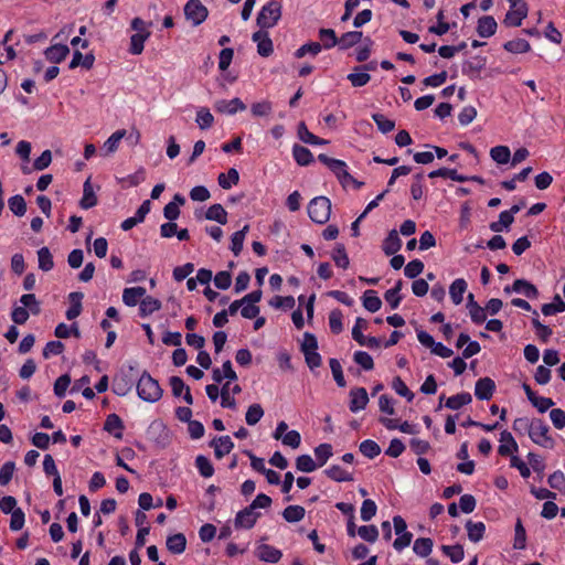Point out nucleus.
I'll return each instance as SVG.
<instances>
[{
	"label": "nucleus",
	"instance_id": "f257e3e1",
	"mask_svg": "<svg viewBox=\"0 0 565 565\" xmlns=\"http://www.w3.org/2000/svg\"><path fill=\"white\" fill-rule=\"evenodd\" d=\"M138 396L148 403H154L162 396V388L148 372H143L137 383Z\"/></svg>",
	"mask_w": 565,
	"mask_h": 565
},
{
	"label": "nucleus",
	"instance_id": "f03ea898",
	"mask_svg": "<svg viewBox=\"0 0 565 565\" xmlns=\"http://www.w3.org/2000/svg\"><path fill=\"white\" fill-rule=\"evenodd\" d=\"M527 435L530 439L540 447L546 449H553L555 447V440L550 435L548 425L540 418L531 420V429Z\"/></svg>",
	"mask_w": 565,
	"mask_h": 565
},
{
	"label": "nucleus",
	"instance_id": "7ed1b4c3",
	"mask_svg": "<svg viewBox=\"0 0 565 565\" xmlns=\"http://www.w3.org/2000/svg\"><path fill=\"white\" fill-rule=\"evenodd\" d=\"M281 17V4L277 0H270L263 6L256 22L260 29H269L277 24Z\"/></svg>",
	"mask_w": 565,
	"mask_h": 565
},
{
	"label": "nucleus",
	"instance_id": "20e7f679",
	"mask_svg": "<svg viewBox=\"0 0 565 565\" xmlns=\"http://www.w3.org/2000/svg\"><path fill=\"white\" fill-rule=\"evenodd\" d=\"M331 214V202L326 196L313 198L308 204L309 217L318 224L329 221Z\"/></svg>",
	"mask_w": 565,
	"mask_h": 565
},
{
	"label": "nucleus",
	"instance_id": "39448f33",
	"mask_svg": "<svg viewBox=\"0 0 565 565\" xmlns=\"http://www.w3.org/2000/svg\"><path fill=\"white\" fill-rule=\"evenodd\" d=\"M207 14L206 7L200 0H189L184 6V15L194 26L203 23Z\"/></svg>",
	"mask_w": 565,
	"mask_h": 565
},
{
	"label": "nucleus",
	"instance_id": "423d86ee",
	"mask_svg": "<svg viewBox=\"0 0 565 565\" xmlns=\"http://www.w3.org/2000/svg\"><path fill=\"white\" fill-rule=\"evenodd\" d=\"M259 516V512L253 511L252 508L246 507L236 514L234 520L235 527L249 530L255 525Z\"/></svg>",
	"mask_w": 565,
	"mask_h": 565
},
{
	"label": "nucleus",
	"instance_id": "0eeeda50",
	"mask_svg": "<svg viewBox=\"0 0 565 565\" xmlns=\"http://www.w3.org/2000/svg\"><path fill=\"white\" fill-rule=\"evenodd\" d=\"M214 109L221 114L235 115L237 111L245 110L246 105L237 97L231 100L218 99L214 103Z\"/></svg>",
	"mask_w": 565,
	"mask_h": 565
},
{
	"label": "nucleus",
	"instance_id": "6e6552de",
	"mask_svg": "<svg viewBox=\"0 0 565 565\" xmlns=\"http://www.w3.org/2000/svg\"><path fill=\"white\" fill-rule=\"evenodd\" d=\"M495 391V383L490 377H482L476 382L475 395L480 401H489Z\"/></svg>",
	"mask_w": 565,
	"mask_h": 565
},
{
	"label": "nucleus",
	"instance_id": "1a4fd4ad",
	"mask_svg": "<svg viewBox=\"0 0 565 565\" xmlns=\"http://www.w3.org/2000/svg\"><path fill=\"white\" fill-rule=\"evenodd\" d=\"M367 403L369 396L364 387H356L350 391V411L352 413L364 409Z\"/></svg>",
	"mask_w": 565,
	"mask_h": 565
},
{
	"label": "nucleus",
	"instance_id": "9d476101",
	"mask_svg": "<svg viewBox=\"0 0 565 565\" xmlns=\"http://www.w3.org/2000/svg\"><path fill=\"white\" fill-rule=\"evenodd\" d=\"M252 40L257 44V52L260 56L267 57L273 53V41L267 32L257 31L253 34Z\"/></svg>",
	"mask_w": 565,
	"mask_h": 565
},
{
	"label": "nucleus",
	"instance_id": "9b49d317",
	"mask_svg": "<svg viewBox=\"0 0 565 565\" xmlns=\"http://www.w3.org/2000/svg\"><path fill=\"white\" fill-rule=\"evenodd\" d=\"M70 54V49L65 44L56 43L51 46H49L44 51L45 58L54 64H58L63 62L67 55Z\"/></svg>",
	"mask_w": 565,
	"mask_h": 565
},
{
	"label": "nucleus",
	"instance_id": "f8f14e48",
	"mask_svg": "<svg viewBox=\"0 0 565 565\" xmlns=\"http://www.w3.org/2000/svg\"><path fill=\"white\" fill-rule=\"evenodd\" d=\"M210 446L214 449L215 457L222 459L225 455H228L234 448V443L230 436H221L214 438Z\"/></svg>",
	"mask_w": 565,
	"mask_h": 565
},
{
	"label": "nucleus",
	"instance_id": "ddd939ff",
	"mask_svg": "<svg viewBox=\"0 0 565 565\" xmlns=\"http://www.w3.org/2000/svg\"><path fill=\"white\" fill-rule=\"evenodd\" d=\"M527 15L526 3H521L516 8H511L504 18V24L508 26H520L522 20Z\"/></svg>",
	"mask_w": 565,
	"mask_h": 565
},
{
	"label": "nucleus",
	"instance_id": "4468645a",
	"mask_svg": "<svg viewBox=\"0 0 565 565\" xmlns=\"http://www.w3.org/2000/svg\"><path fill=\"white\" fill-rule=\"evenodd\" d=\"M170 386L172 394L177 397L183 395V399L186 404L192 405L193 404V397L191 395L189 386H186L183 382V380L179 376H172L170 377Z\"/></svg>",
	"mask_w": 565,
	"mask_h": 565
},
{
	"label": "nucleus",
	"instance_id": "2eb2a0df",
	"mask_svg": "<svg viewBox=\"0 0 565 565\" xmlns=\"http://www.w3.org/2000/svg\"><path fill=\"white\" fill-rule=\"evenodd\" d=\"M256 554L260 561L267 563H277L282 556L281 551L268 544H260L256 548Z\"/></svg>",
	"mask_w": 565,
	"mask_h": 565
},
{
	"label": "nucleus",
	"instance_id": "dca6fc26",
	"mask_svg": "<svg viewBox=\"0 0 565 565\" xmlns=\"http://www.w3.org/2000/svg\"><path fill=\"white\" fill-rule=\"evenodd\" d=\"M518 449L519 446L515 439L513 438L512 434L508 430H503L500 434V446L498 448V452L501 456H509L512 455L513 452H516Z\"/></svg>",
	"mask_w": 565,
	"mask_h": 565
},
{
	"label": "nucleus",
	"instance_id": "f3484780",
	"mask_svg": "<svg viewBox=\"0 0 565 565\" xmlns=\"http://www.w3.org/2000/svg\"><path fill=\"white\" fill-rule=\"evenodd\" d=\"M146 296L143 287L125 288L122 291V301L128 307H135Z\"/></svg>",
	"mask_w": 565,
	"mask_h": 565
},
{
	"label": "nucleus",
	"instance_id": "a211bd4d",
	"mask_svg": "<svg viewBox=\"0 0 565 565\" xmlns=\"http://www.w3.org/2000/svg\"><path fill=\"white\" fill-rule=\"evenodd\" d=\"M497 26L498 24L493 17L484 15L478 21L477 32L481 38H490L495 33Z\"/></svg>",
	"mask_w": 565,
	"mask_h": 565
},
{
	"label": "nucleus",
	"instance_id": "6ab92c4d",
	"mask_svg": "<svg viewBox=\"0 0 565 565\" xmlns=\"http://www.w3.org/2000/svg\"><path fill=\"white\" fill-rule=\"evenodd\" d=\"M212 379L216 383H221L224 379H227L230 381H236L237 375L232 367L231 361H225L222 365V369H214L212 372Z\"/></svg>",
	"mask_w": 565,
	"mask_h": 565
},
{
	"label": "nucleus",
	"instance_id": "aec40b11",
	"mask_svg": "<svg viewBox=\"0 0 565 565\" xmlns=\"http://www.w3.org/2000/svg\"><path fill=\"white\" fill-rule=\"evenodd\" d=\"M97 204V196L90 183V178L84 182L83 198L79 202L82 209L88 210Z\"/></svg>",
	"mask_w": 565,
	"mask_h": 565
},
{
	"label": "nucleus",
	"instance_id": "412c9836",
	"mask_svg": "<svg viewBox=\"0 0 565 565\" xmlns=\"http://www.w3.org/2000/svg\"><path fill=\"white\" fill-rule=\"evenodd\" d=\"M467 290V282L463 278H457L449 287V295L455 305H460L463 300V294Z\"/></svg>",
	"mask_w": 565,
	"mask_h": 565
},
{
	"label": "nucleus",
	"instance_id": "4be33fe9",
	"mask_svg": "<svg viewBox=\"0 0 565 565\" xmlns=\"http://www.w3.org/2000/svg\"><path fill=\"white\" fill-rule=\"evenodd\" d=\"M95 56L92 53L83 55L79 51H75L73 53L72 61L70 62L68 67L74 70L78 66H83L86 70H90L94 65Z\"/></svg>",
	"mask_w": 565,
	"mask_h": 565
},
{
	"label": "nucleus",
	"instance_id": "5701e85b",
	"mask_svg": "<svg viewBox=\"0 0 565 565\" xmlns=\"http://www.w3.org/2000/svg\"><path fill=\"white\" fill-rule=\"evenodd\" d=\"M297 134H298V138L302 142L308 143V145L317 146V145L328 143L327 140L321 139V138L317 137L316 135H313L312 132H310L303 121H301L298 125Z\"/></svg>",
	"mask_w": 565,
	"mask_h": 565
},
{
	"label": "nucleus",
	"instance_id": "b1692460",
	"mask_svg": "<svg viewBox=\"0 0 565 565\" xmlns=\"http://www.w3.org/2000/svg\"><path fill=\"white\" fill-rule=\"evenodd\" d=\"M122 420L116 414H109L105 420L104 429L113 434L116 438L122 437Z\"/></svg>",
	"mask_w": 565,
	"mask_h": 565
},
{
	"label": "nucleus",
	"instance_id": "393cba45",
	"mask_svg": "<svg viewBox=\"0 0 565 565\" xmlns=\"http://www.w3.org/2000/svg\"><path fill=\"white\" fill-rule=\"evenodd\" d=\"M71 306L66 310L65 316L68 320H73L77 318L82 312V299L83 294L82 292H71L70 296Z\"/></svg>",
	"mask_w": 565,
	"mask_h": 565
},
{
	"label": "nucleus",
	"instance_id": "a878e982",
	"mask_svg": "<svg viewBox=\"0 0 565 565\" xmlns=\"http://www.w3.org/2000/svg\"><path fill=\"white\" fill-rule=\"evenodd\" d=\"M512 290L531 299H534L539 296L537 288L524 279H516L513 282Z\"/></svg>",
	"mask_w": 565,
	"mask_h": 565
},
{
	"label": "nucleus",
	"instance_id": "bb28decb",
	"mask_svg": "<svg viewBox=\"0 0 565 565\" xmlns=\"http://www.w3.org/2000/svg\"><path fill=\"white\" fill-rule=\"evenodd\" d=\"M486 63H487L486 57L473 56L462 64V72H463V74L473 76V75L478 74L486 66Z\"/></svg>",
	"mask_w": 565,
	"mask_h": 565
},
{
	"label": "nucleus",
	"instance_id": "cd10ccee",
	"mask_svg": "<svg viewBox=\"0 0 565 565\" xmlns=\"http://www.w3.org/2000/svg\"><path fill=\"white\" fill-rule=\"evenodd\" d=\"M402 247V241L395 230L391 231L383 243V250L386 255H394Z\"/></svg>",
	"mask_w": 565,
	"mask_h": 565
},
{
	"label": "nucleus",
	"instance_id": "c85d7f7f",
	"mask_svg": "<svg viewBox=\"0 0 565 565\" xmlns=\"http://www.w3.org/2000/svg\"><path fill=\"white\" fill-rule=\"evenodd\" d=\"M205 218L225 225L227 223V212L221 204H213L206 210Z\"/></svg>",
	"mask_w": 565,
	"mask_h": 565
},
{
	"label": "nucleus",
	"instance_id": "c756f323",
	"mask_svg": "<svg viewBox=\"0 0 565 565\" xmlns=\"http://www.w3.org/2000/svg\"><path fill=\"white\" fill-rule=\"evenodd\" d=\"M161 308V302L150 296H145L139 303V312L141 317H147Z\"/></svg>",
	"mask_w": 565,
	"mask_h": 565
},
{
	"label": "nucleus",
	"instance_id": "7c9ffc66",
	"mask_svg": "<svg viewBox=\"0 0 565 565\" xmlns=\"http://www.w3.org/2000/svg\"><path fill=\"white\" fill-rule=\"evenodd\" d=\"M324 473L333 481L343 482V481H352V473L343 469L338 465H333L324 470Z\"/></svg>",
	"mask_w": 565,
	"mask_h": 565
},
{
	"label": "nucleus",
	"instance_id": "2f4dec72",
	"mask_svg": "<svg viewBox=\"0 0 565 565\" xmlns=\"http://www.w3.org/2000/svg\"><path fill=\"white\" fill-rule=\"evenodd\" d=\"M186 546V539L182 533L171 535L167 539V548L173 554H181Z\"/></svg>",
	"mask_w": 565,
	"mask_h": 565
},
{
	"label": "nucleus",
	"instance_id": "473e14b6",
	"mask_svg": "<svg viewBox=\"0 0 565 565\" xmlns=\"http://www.w3.org/2000/svg\"><path fill=\"white\" fill-rule=\"evenodd\" d=\"M363 33L361 31H350L341 35L338 45L340 50H348L361 42Z\"/></svg>",
	"mask_w": 565,
	"mask_h": 565
},
{
	"label": "nucleus",
	"instance_id": "72a5a7b5",
	"mask_svg": "<svg viewBox=\"0 0 565 565\" xmlns=\"http://www.w3.org/2000/svg\"><path fill=\"white\" fill-rule=\"evenodd\" d=\"M466 529L469 540L475 543L481 541L486 532V525L483 522L468 521L466 523Z\"/></svg>",
	"mask_w": 565,
	"mask_h": 565
},
{
	"label": "nucleus",
	"instance_id": "f704fd0d",
	"mask_svg": "<svg viewBox=\"0 0 565 565\" xmlns=\"http://www.w3.org/2000/svg\"><path fill=\"white\" fill-rule=\"evenodd\" d=\"M292 156L299 166H308L313 161L311 151L303 146L295 145L292 147Z\"/></svg>",
	"mask_w": 565,
	"mask_h": 565
},
{
	"label": "nucleus",
	"instance_id": "c9c22d12",
	"mask_svg": "<svg viewBox=\"0 0 565 565\" xmlns=\"http://www.w3.org/2000/svg\"><path fill=\"white\" fill-rule=\"evenodd\" d=\"M329 169L338 177V179L343 184H348L349 181H353V178L347 170V163L344 161L335 159L333 162H331Z\"/></svg>",
	"mask_w": 565,
	"mask_h": 565
},
{
	"label": "nucleus",
	"instance_id": "e433bc0d",
	"mask_svg": "<svg viewBox=\"0 0 565 565\" xmlns=\"http://www.w3.org/2000/svg\"><path fill=\"white\" fill-rule=\"evenodd\" d=\"M363 306L370 312H376L381 309L382 300L377 297L376 291L370 289L363 294Z\"/></svg>",
	"mask_w": 565,
	"mask_h": 565
},
{
	"label": "nucleus",
	"instance_id": "4c0bfd02",
	"mask_svg": "<svg viewBox=\"0 0 565 565\" xmlns=\"http://www.w3.org/2000/svg\"><path fill=\"white\" fill-rule=\"evenodd\" d=\"M428 177L431 179L439 178V177L448 178V179H450L452 181H457V182H465L468 180L467 177L461 175L456 170L448 169V168H440V169L434 170V171L429 172Z\"/></svg>",
	"mask_w": 565,
	"mask_h": 565
},
{
	"label": "nucleus",
	"instance_id": "58836bf2",
	"mask_svg": "<svg viewBox=\"0 0 565 565\" xmlns=\"http://www.w3.org/2000/svg\"><path fill=\"white\" fill-rule=\"evenodd\" d=\"M221 188L228 190L239 181L238 171L235 168H231L227 173H221L217 178Z\"/></svg>",
	"mask_w": 565,
	"mask_h": 565
},
{
	"label": "nucleus",
	"instance_id": "ea45409f",
	"mask_svg": "<svg viewBox=\"0 0 565 565\" xmlns=\"http://www.w3.org/2000/svg\"><path fill=\"white\" fill-rule=\"evenodd\" d=\"M472 397L469 393H460L447 398L445 406L450 409H459L471 403Z\"/></svg>",
	"mask_w": 565,
	"mask_h": 565
},
{
	"label": "nucleus",
	"instance_id": "a19ab883",
	"mask_svg": "<svg viewBox=\"0 0 565 565\" xmlns=\"http://www.w3.org/2000/svg\"><path fill=\"white\" fill-rule=\"evenodd\" d=\"M433 541L429 537H419L414 542L413 551L420 557H426L431 553Z\"/></svg>",
	"mask_w": 565,
	"mask_h": 565
},
{
	"label": "nucleus",
	"instance_id": "79ce46f5",
	"mask_svg": "<svg viewBox=\"0 0 565 565\" xmlns=\"http://www.w3.org/2000/svg\"><path fill=\"white\" fill-rule=\"evenodd\" d=\"M504 50L508 52L520 54V53H526L531 50L530 43L524 39H514L511 41H508L503 45Z\"/></svg>",
	"mask_w": 565,
	"mask_h": 565
},
{
	"label": "nucleus",
	"instance_id": "37998d69",
	"mask_svg": "<svg viewBox=\"0 0 565 565\" xmlns=\"http://www.w3.org/2000/svg\"><path fill=\"white\" fill-rule=\"evenodd\" d=\"M39 268L43 271H50L54 267L52 254L47 247H41L38 250Z\"/></svg>",
	"mask_w": 565,
	"mask_h": 565
},
{
	"label": "nucleus",
	"instance_id": "c03bdc74",
	"mask_svg": "<svg viewBox=\"0 0 565 565\" xmlns=\"http://www.w3.org/2000/svg\"><path fill=\"white\" fill-rule=\"evenodd\" d=\"M150 36V33H135L130 38L129 52L134 55L142 53L146 40Z\"/></svg>",
	"mask_w": 565,
	"mask_h": 565
},
{
	"label": "nucleus",
	"instance_id": "a18cd8bd",
	"mask_svg": "<svg viewBox=\"0 0 565 565\" xmlns=\"http://www.w3.org/2000/svg\"><path fill=\"white\" fill-rule=\"evenodd\" d=\"M305 509L300 505H288L284 512L282 516L287 522L295 523L299 522L305 518Z\"/></svg>",
	"mask_w": 565,
	"mask_h": 565
},
{
	"label": "nucleus",
	"instance_id": "49530a36",
	"mask_svg": "<svg viewBox=\"0 0 565 565\" xmlns=\"http://www.w3.org/2000/svg\"><path fill=\"white\" fill-rule=\"evenodd\" d=\"M125 136V129H119L111 134L110 137L104 142V149L106 150V152L109 154L117 151L119 143Z\"/></svg>",
	"mask_w": 565,
	"mask_h": 565
},
{
	"label": "nucleus",
	"instance_id": "de8ad7c7",
	"mask_svg": "<svg viewBox=\"0 0 565 565\" xmlns=\"http://www.w3.org/2000/svg\"><path fill=\"white\" fill-rule=\"evenodd\" d=\"M526 546V532L520 519L516 520L514 527L513 547L515 550H524Z\"/></svg>",
	"mask_w": 565,
	"mask_h": 565
},
{
	"label": "nucleus",
	"instance_id": "09e8293b",
	"mask_svg": "<svg viewBox=\"0 0 565 565\" xmlns=\"http://www.w3.org/2000/svg\"><path fill=\"white\" fill-rule=\"evenodd\" d=\"M319 39L322 42V47L326 50L334 47L339 42V39L332 29H320Z\"/></svg>",
	"mask_w": 565,
	"mask_h": 565
},
{
	"label": "nucleus",
	"instance_id": "8fccbe9b",
	"mask_svg": "<svg viewBox=\"0 0 565 565\" xmlns=\"http://www.w3.org/2000/svg\"><path fill=\"white\" fill-rule=\"evenodd\" d=\"M513 221L514 217L511 216L510 212L502 211L499 215V221L490 224V230L495 233L502 232L504 228H509Z\"/></svg>",
	"mask_w": 565,
	"mask_h": 565
},
{
	"label": "nucleus",
	"instance_id": "3c124183",
	"mask_svg": "<svg viewBox=\"0 0 565 565\" xmlns=\"http://www.w3.org/2000/svg\"><path fill=\"white\" fill-rule=\"evenodd\" d=\"M248 228L249 226L245 225L241 231H237L232 235L231 250L234 253L235 256H237L243 249L244 239L246 233L248 232Z\"/></svg>",
	"mask_w": 565,
	"mask_h": 565
},
{
	"label": "nucleus",
	"instance_id": "603ef678",
	"mask_svg": "<svg viewBox=\"0 0 565 565\" xmlns=\"http://www.w3.org/2000/svg\"><path fill=\"white\" fill-rule=\"evenodd\" d=\"M10 211L17 216H23L26 212V203L22 195L17 194L8 201Z\"/></svg>",
	"mask_w": 565,
	"mask_h": 565
},
{
	"label": "nucleus",
	"instance_id": "864d4df0",
	"mask_svg": "<svg viewBox=\"0 0 565 565\" xmlns=\"http://www.w3.org/2000/svg\"><path fill=\"white\" fill-rule=\"evenodd\" d=\"M195 121L201 129H207V128L212 127V125L214 122V117L211 114V111L209 110V108L200 107L196 110Z\"/></svg>",
	"mask_w": 565,
	"mask_h": 565
},
{
	"label": "nucleus",
	"instance_id": "5fc2aeb1",
	"mask_svg": "<svg viewBox=\"0 0 565 565\" xmlns=\"http://www.w3.org/2000/svg\"><path fill=\"white\" fill-rule=\"evenodd\" d=\"M490 156L497 163L505 164L510 160L511 152L507 146H495L490 150Z\"/></svg>",
	"mask_w": 565,
	"mask_h": 565
},
{
	"label": "nucleus",
	"instance_id": "6e6d98bb",
	"mask_svg": "<svg viewBox=\"0 0 565 565\" xmlns=\"http://www.w3.org/2000/svg\"><path fill=\"white\" fill-rule=\"evenodd\" d=\"M565 311V302L562 300V298L556 295L553 299V302L544 303L542 306V313L544 316H552L558 312Z\"/></svg>",
	"mask_w": 565,
	"mask_h": 565
},
{
	"label": "nucleus",
	"instance_id": "4d7b16f0",
	"mask_svg": "<svg viewBox=\"0 0 565 565\" xmlns=\"http://www.w3.org/2000/svg\"><path fill=\"white\" fill-rule=\"evenodd\" d=\"M250 113L254 117H267L273 113V103L269 100H262L252 104Z\"/></svg>",
	"mask_w": 565,
	"mask_h": 565
},
{
	"label": "nucleus",
	"instance_id": "13d9d810",
	"mask_svg": "<svg viewBox=\"0 0 565 565\" xmlns=\"http://www.w3.org/2000/svg\"><path fill=\"white\" fill-rule=\"evenodd\" d=\"M332 259L340 268L347 269L350 265L349 256L342 244H338L332 253Z\"/></svg>",
	"mask_w": 565,
	"mask_h": 565
},
{
	"label": "nucleus",
	"instance_id": "bf43d9fd",
	"mask_svg": "<svg viewBox=\"0 0 565 565\" xmlns=\"http://www.w3.org/2000/svg\"><path fill=\"white\" fill-rule=\"evenodd\" d=\"M360 451L366 458L373 459L381 454V447L371 439H366L360 444Z\"/></svg>",
	"mask_w": 565,
	"mask_h": 565
},
{
	"label": "nucleus",
	"instance_id": "052dcab7",
	"mask_svg": "<svg viewBox=\"0 0 565 565\" xmlns=\"http://www.w3.org/2000/svg\"><path fill=\"white\" fill-rule=\"evenodd\" d=\"M195 467L198 468L200 475L204 478H210L214 473L213 465L203 455H200L195 458Z\"/></svg>",
	"mask_w": 565,
	"mask_h": 565
},
{
	"label": "nucleus",
	"instance_id": "680f3d73",
	"mask_svg": "<svg viewBox=\"0 0 565 565\" xmlns=\"http://www.w3.org/2000/svg\"><path fill=\"white\" fill-rule=\"evenodd\" d=\"M332 455V446L330 444H320L315 448V456L319 467H322Z\"/></svg>",
	"mask_w": 565,
	"mask_h": 565
},
{
	"label": "nucleus",
	"instance_id": "e2e57ef3",
	"mask_svg": "<svg viewBox=\"0 0 565 565\" xmlns=\"http://www.w3.org/2000/svg\"><path fill=\"white\" fill-rule=\"evenodd\" d=\"M264 416V409L259 404H253L247 408L245 420L247 425H256Z\"/></svg>",
	"mask_w": 565,
	"mask_h": 565
},
{
	"label": "nucleus",
	"instance_id": "0e129e2a",
	"mask_svg": "<svg viewBox=\"0 0 565 565\" xmlns=\"http://www.w3.org/2000/svg\"><path fill=\"white\" fill-rule=\"evenodd\" d=\"M296 467L302 472H312L319 467L309 455H301L296 459Z\"/></svg>",
	"mask_w": 565,
	"mask_h": 565
},
{
	"label": "nucleus",
	"instance_id": "69168bd1",
	"mask_svg": "<svg viewBox=\"0 0 565 565\" xmlns=\"http://www.w3.org/2000/svg\"><path fill=\"white\" fill-rule=\"evenodd\" d=\"M322 50V45L319 42H310L301 45L296 52L295 56L298 58L303 57L307 54H311L313 56L318 55Z\"/></svg>",
	"mask_w": 565,
	"mask_h": 565
},
{
	"label": "nucleus",
	"instance_id": "338daca9",
	"mask_svg": "<svg viewBox=\"0 0 565 565\" xmlns=\"http://www.w3.org/2000/svg\"><path fill=\"white\" fill-rule=\"evenodd\" d=\"M441 550L452 563H459L463 559L465 552L461 545H443Z\"/></svg>",
	"mask_w": 565,
	"mask_h": 565
},
{
	"label": "nucleus",
	"instance_id": "774afa93",
	"mask_svg": "<svg viewBox=\"0 0 565 565\" xmlns=\"http://www.w3.org/2000/svg\"><path fill=\"white\" fill-rule=\"evenodd\" d=\"M376 511H377V505L376 503L371 500V499H365L363 502H362V505H361V510H360V513H361V519L365 522L370 521L372 518L375 516L376 514Z\"/></svg>",
	"mask_w": 565,
	"mask_h": 565
}]
</instances>
